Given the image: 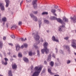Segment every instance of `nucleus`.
<instances>
[{
  "instance_id": "f257e3e1",
  "label": "nucleus",
  "mask_w": 76,
  "mask_h": 76,
  "mask_svg": "<svg viewBox=\"0 0 76 76\" xmlns=\"http://www.w3.org/2000/svg\"><path fill=\"white\" fill-rule=\"evenodd\" d=\"M42 67H40L38 68V66H36L34 68V71L35 72H34L33 75H32L31 76H39V73H40V72L42 70Z\"/></svg>"
},
{
  "instance_id": "f03ea898",
  "label": "nucleus",
  "mask_w": 76,
  "mask_h": 76,
  "mask_svg": "<svg viewBox=\"0 0 76 76\" xmlns=\"http://www.w3.org/2000/svg\"><path fill=\"white\" fill-rule=\"evenodd\" d=\"M44 49L41 50V52L42 54H44V53L45 51V53L46 54H47L48 53H49L50 50L48 48H47V46L48 45V44L47 42H45L43 44Z\"/></svg>"
},
{
  "instance_id": "7ed1b4c3",
  "label": "nucleus",
  "mask_w": 76,
  "mask_h": 76,
  "mask_svg": "<svg viewBox=\"0 0 76 76\" xmlns=\"http://www.w3.org/2000/svg\"><path fill=\"white\" fill-rule=\"evenodd\" d=\"M32 35L34 36V39L36 41H39V38H40V37L38 35V33H37L36 31L35 30H34L32 32Z\"/></svg>"
},
{
  "instance_id": "20e7f679",
  "label": "nucleus",
  "mask_w": 76,
  "mask_h": 76,
  "mask_svg": "<svg viewBox=\"0 0 76 76\" xmlns=\"http://www.w3.org/2000/svg\"><path fill=\"white\" fill-rule=\"evenodd\" d=\"M72 44L71 46L75 49H76V41L74 39H72Z\"/></svg>"
},
{
  "instance_id": "39448f33",
  "label": "nucleus",
  "mask_w": 76,
  "mask_h": 76,
  "mask_svg": "<svg viewBox=\"0 0 76 76\" xmlns=\"http://www.w3.org/2000/svg\"><path fill=\"white\" fill-rule=\"evenodd\" d=\"M37 0H35L33 1V4L34 9H36L37 7Z\"/></svg>"
},
{
  "instance_id": "423d86ee",
  "label": "nucleus",
  "mask_w": 76,
  "mask_h": 76,
  "mask_svg": "<svg viewBox=\"0 0 76 76\" xmlns=\"http://www.w3.org/2000/svg\"><path fill=\"white\" fill-rule=\"evenodd\" d=\"M72 22H74V23H75L76 22V16H75L73 17L70 18Z\"/></svg>"
},
{
  "instance_id": "0eeeda50",
  "label": "nucleus",
  "mask_w": 76,
  "mask_h": 76,
  "mask_svg": "<svg viewBox=\"0 0 76 76\" xmlns=\"http://www.w3.org/2000/svg\"><path fill=\"white\" fill-rule=\"evenodd\" d=\"M57 22H59V23H61L62 25L65 24L64 22H63V20L61 19L60 18H58L57 19Z\"/></svg>"
},
{
  "instance_id": "6e6552de",
  "label": "nucleus",
  "mask_w": 76,
  "mask_h": 76,
  "mask_svg": "<svg viewBox=\"0 0 76 76\" xmlns=\"http://www.w3.org/2000/svg\"><path fill=\"white\" fill-rule=\"evenodd\" d=\"M4 60L5 61V62L4 63L3 61H2V64H3L4 65H6L7 64V61H8V59L7 58H4Z\"/></svg>"
},
{
  "instance_id": "1a4fd4ad",
  "label": "nucleus",
  "mask_w": 76,
  "mask_h": 76,
  "mask_svg": "<svg viewBox=\"0 0 76 76\" xmlns=\"http://www.w3.org/2000/svg\"><path fill=\"white\" fill-rule=\"evenodd\" d=\"M65 47L66 48L67 50L68 51L69 53H71L70 49V46H69V45H67L66 46H65Z\"/></svg>"
},
{
  "instance_id": "9d476101",
  "label": "nucleus",
  "mask_w": 76,
  "mask_h": 76,
  "mask_svg": "<svg viewBox=\"0 0 76 76\" xmlns=\"http://www.w3.org/2000/svg\"><path fill=\"white\" fill-rule=\"evenodd\" d=\"M0 8H1V10H4V7L3 4L2 3L0 4Z\"/></svg>"
},
{
  "instance_id": "9b49d317",
  "label": "nucleus",
  "mask_w": 76,
  "mask_h": 76,
  "mask_svg": "<svg viewBox=\"0 0 76 76\" xmlns=\"http://www.w3.org/2000/svg\"><path fill=\"white\" fill-rule=\"evenodd\" d=\"M5 1L6 3V7H7L10 4V1L9 0H5Z\"/></svg>"
},
{
  "instance_id": "f8f14e48",
  "label": "nucleus",
  "mask_w": 76,
  "mask_h": 76,
  "mask_svg": "<svg viewBox=\"0 0 76 76\" xmlns=\"http://www.w3.org/2000/svg\"><path fill=\"white\" fill-rule=\"evenodd\" d=\"M12 66L13 69H16L17 68V65L15 64H13L12 65Z\"/></svg>"
},
{
  "instance_id": "ddd939ff",
  "label": "nucleus",
  "mask_w": 76,
  "mask_h": 76,
  "mask_svg": "<svg viewBox=\"0 0 76 76\" xmlns=\"http://www.w3.org/2000/svg\"><path fill=\"white\" fill-rule=\"evenodd\" d=\"M52 40H53V41L58 42V40L56 39V38H55V37H54V36H53L52 37Z\"/></svg>"
},
{
  "instance_id": "4468645a",
  "label": "nucleus",
  "mask_w": 76,
  "mask_h": 76,
  "mask_svg": "<svg viewBox=\"0 0 76 76\" xmlns=\"http://www.w3.org/2000/svg\"><path fill=\"white\" fill-rule=\"evenodd\" d=\"M16 51H19V50H20V46H19V45H17L16 46Z\"/></svg>"
},
{
  "instance_id": "2eb2a0df",
  "label": "nucleus",
  "mask_w": 76,
  "mask_h": 76,
  "mask_svg": "<svg viewBox=\"0 0 76 76\" xmlns=\"http://www.w3.org/2000/svg\"><path fill=\"white\" fill-rule=\"evenodd\" d=\"M63 20L64 21V22H69V20L66 17H64L63 18Z\"/></svg>"
},
{
  "instance_id": "dca6fc26",
  "label": "nucleus",
  "mask_w": 76,
  "mask_h": 76,
  "mask_svg": "<svg viewBox=\"0 0 76 76\" xmlns=\"http://www.w3.org/2000/svg\"><path fill=\"white\" fill-rule=\"evenodd\" d=\"M50 19L51 20H57V18L56 17L52 16L50 18Z\"/></svg>"
},
{
  "instance_id": "f3484780",
  "label": "nucleus",
  "mask_w": 76,
  "mask_h": 76,
  "mask_svg": "<svg viewBox=\"0 0 76 76\" xmlns=\"http://www.w3.org/2000/svg\"><path fill=\"white\" fill-rule=\"evenodd\" d=\"M18 27L16 26V25L13 26L11 27V29H18Z\"/></svg>"
},
{
  "instance_id": "a211bd4d",
  "label": "nucleus",
  "mask_w": 76,
  "mask_h": 76,
  "mask_svg": "<svg viewBox=\"0 0 76 76\" xmlns=\"http://www.w3.org/2000/svg\"><path fill=\"white\" fill-rule=\"evenodd\" d=\"M64 27V26L63 25H62L60 26L59 28V31H62V30H63V28Z\"/></svg>"
},
{
  "instance_id": "6ab92c4d",
  "label": "nucleus",
  "mask_w": 76,
  "mask_h": 76,
  "mask_svg": "<svg viewBox=\"0 0 76 76\" xmlns=\"http://www.w3.org/2000/svg\"><path fill=\"white\" fill-rule=\"evenodd\" d=\"M48 72L50 73V74L52 75H55V74L54 73H53L51 72V69H48Z\"/></svg>"
},
{
  "instance_id": "aec40b11",
  "label": "nucleus",
  "mask_w": 76,
  "mask_h": 76,
  "mask_svg": "<svg viewBox=\"0 0 76 76\" xmlns=\"http://www.w3.org/2000/svg\"><path fill=\"white\" fill-rule=\"evenodd\" d=\"M23 60L25 61V62H26V63H28V62H29V60H28V59L26 58H23Z\"/></svg>"
},
{
  "instance_id": "412c9836",
  "label": "nucleus",
  "mask_w": 76,
  "mask_h": 76,
  "mask_svg": "<svg viewBox=\"0 0 76 76\" xmlns=\"http://www.w3.org/2000/svg\"><path fill=\"white\" fill-rule=\"evenodd\" d=\"M42 20V19L40 18V20H39V27L40 28L41 27V21Z\"/></svg>"
},
{
  "instance_id": "4be33fe9",
  "label": "nucleus",
  "mask_w": 76,
  "mask_h": 76,
  "mask_svg": "<svg viewBox=\"0 0 76 76\" xmlns=\"http://www.w3.org/2000/svg\"><path fill=\"white\" fill-rule=\"evenodd\" d=\"M8 75V76H12V71L11 70H10L9 71Z\"/></svg>"
},
{
  "instance_id": "5701e85b",
  "label": "nucleus",
  "mask_w": 76,
  "mask_h": 76,
  "mask_svg": "<svg viewBox=\"0 0 76 76\" xmlns=\"http://www.w3.org/2000/svg\"><path fill=\"white\" fill-rule=\"evenodd\" d=\"M50 65L51 67H53L54 66V62L51 61L50 63Z\"/></svg>"
},
{
  "instance_id": "b1692460",
  "label": "nucleus",
  "mask_w": 76,
  "mask_h": 76,
  "mask_svg": "<svg viewBox=\"0 0 76 76\" xmlns=\"http://www.w3.org/2000/svg\"><path fill=\"white\" fill-rule=\"evenodd\" d=\"M51 55L50 54L49 55L48 58V60L49 61H51Z\"/></svg>"
},
{
  "instance_id": "393cba45",
  "label": "nucleus",
  "mask_w": 76,
  "mask_h": 76,
  "mask_svg": "<svg viewBox=\"0 0 76 76\" xmlns=\"http://www.w3.org/2000/svg\"><path fill=\"white\" fill-rule=\"evenodd\" d=\"M44 22L45 23H46V24H49V23H50V22H49V21L47 20H45Z\"/></svg>"
},
{
  "instance_id": "a878e982",
  "label": "nucleus",
  "mask_w": 76,
  "mask_h": 76,
  "mask_svg": "<svg viewBox=\"0 0 76 76\" xmlns=\"http://www.w3.org/2000/svg\"><path fill=\"white\" fill-rule=\"evenodd\" d=\"M2 21H3L4 22H6V21H7V20L6 18V17L3 18H2Z\"/></svg>"
},
{
  "instance_id": "bb28decb",
  "label": "nucleus",
  "mask_w": 76,
  "mask_h": 76,
  "mask_svg": "<svg viewBox=\"0 0 76 76\" xmlns=\"http://www.w3.org/2000/svg\"><path fill=\"white\" fill-rule=\"evenodd\" d=\"M3 46V43L2 42V41H0V48H2V47Z\"/></svg>"
},
{
  "instance_id": "cd10ccee",
  "label": "nucleus",
  "mask_w": 76,
  "mask_h": 76,
  "mask_svg": "<svg viewBox=\"0 0 76 76\" xmlns=\"http://www.w3.org/2000/svg\"><path fill=\"white\" fill-rule=\"evenodd\" d=\"M56 10L52 9L51 12H52V13H56Z\"/></svg>"
},
{
  "instance_id": "c85d7f7f",
  "label": "nucleus",
  "mask_w": 76,
  "mask_h": 76,
  "mask_svg": "<svg viewBox=\"0 0 76 76\" xmlns=\"http://www.w3.org/2000/svg\"><path fill=\"white\" fill-rule=\"evenodd\" d=\"M33 20H34V21H37L38 20V19H37V18L36 16H35L33 18Z\"/></svg>"
},
{
  "instance_id": "c756f323",
  "label": "nucleus",
  "mask_w": 76,
  "mask_h": 76,
  "mask_svg": "<svg viewBox=\"0 0 76 76\" xmlns=\"http://www.w3.org/2000/svg\"><path fill=\"white\" fill-rule=\"evenodd\" d=\"M18 56L19 57H22V53H19Z\"/></svg>"
},
{
  "instance_id": "7c9ffc66",
  "label": "nucleus",
  "mask_w": 76,
  "mask_h": 76,
  "mask_svg": "<svg viewBox=\"0 0 76 76\" xmlns=\"http://www.w3.org/2000/svg\"><path fill=\"white\" fill-rule=\"evenodd\" d=\"M48 12H43L42 13V15H48Z\"/></svg>"
},
{
  "instance_id": "2f4dec72",
  "label": "nucleus",
  "mask_w": 76,
  "mask_h": 76,
  "mask_svg": "<svg viewBox=\"0 0 76 76\" xmlns=\"http://www.w3.org/2000/svg\"><path fill=\"white\" fill-rule=\"evenodd\" d=\"M30 16H31V18H34L35 16H34V15L32 14V13H31L30 14Z\"/></svg>"
},
{
  "instance_id": "473e14b6",
  "label": "nucleus",
  "mask_w": 76,
  "mask_h": 76,
  "mask_svg": "<svg viewBox=\"0 0 76 76\" xmlns=\"http://www.w3.org/2000/svg\"><path fill=\"white\" fill-rule=\"evenodd\" d=\"M28 54L29 56H31L32 55V52L31 51H30L28 53Z\"/></svg>"
},
{
  "instance_id": "72a5a7b5",
  "label": "nucleus",
  "mask_w": 76,
  "mask_h": 76,
  "mask_svg": "<svg viewBox=\"0 0 76 76\" xmlns=\"http://www.w3.org/2000/svg\"><path fill=\"white\" fill-rule=\"evenodd\" d=\"M11 38H12L13 39H15V36L14 35H11Z\"/></svg>"
},
{
  "instance_id": "f704fd0d",
  "label": "nucleus",
  "mask_w": 76,
  "mask_h": 76,
  "mask_svg": "<svg viewBox=\"0 0 76 76\" xmlns=\"http://www.w3.org/2000/svg\"><path fill=\"white\" fill-rule=\"evenodd\" d=\"M24 45L25 48H27V47L28 46V45H27L26 44H24Z\"/></svg>"
},
{
  "instance_id": "c9c22d12",
  "label": "nucleus",
  "mask_w": 76,
  "mask_h": 76,
  "mask_svg": "<svg viewBox=\"0 0 76 76\" xmlns=\"http://www.w3.org/2000/svg\"><path fill=\"white\" fill-rule=\"evenodd\" d=\"M22 25V22L20 21L18 23V25H20H20Z\"/></svg>"
},
{
  "instance_id": "e433bc0d",
  "label": "nucleus",
  "mask_w": 76,
  "mask_h": 76,
  "mask_svg": "<svg viewBox=\"0 0 76 76\" xmlns=\"http://www.w3.org/2000/svg\"><path fill=\"white\" fill-rule=\"evenodd\" d=\"M37 13H38V12L37 11H34V15H37Z\"/></svg>"
},
{
  "instance_id": "4c0bfd02",
  "label": "nucleus",
  "mask_w": 76,
  "mask_h": 76,
  "mask_svg": "<svg viewBox=\"0 0 76 76\" xmlns=\"http://www.w3.org/2000/svg\"><path fill=\"white\" fill-rule=\"evenodd\" d=\"M37 55L38 56H39V50H37Z\"/></svg>"
},
{
  "instance_id": "58836bf2",
  "label": "nucleus",
  "mask_w": 76,
  "mask_h": 76,
  "mask_svg": "<svg viewBox=\"0 0 76 76\" xmlns=\"http://www.w3.org/2000/svg\"><path fill=\"white\" fill-rule=\"evenodd\" d=\"M55 56H56V55L54 54H52V57H54V58H56V57Z\"/></svg>"
},
{
  "instance_id": "ea45409f",
  "label": "nucleus",
  "mask_w": 76,
  "mask_h": 76,
  "mask_svg": "<svg viewBox=\"0 0 76 76\" xmlns=\"http://www.w3.org/2000/svg\"><path fill=\"white\" fill-rule=\"evenodd\" d=\"M55 50H56V53H58V49L57 48H56Z\"/></svg>"
},
{
  "instance_id": "a19ab883",
  "label": "nucleus",
  "mask_w": 76,
  "mask_h": 76,
  "mask_svg": "<svg viewBox=\"0 0 76 76\" xmlns=\"http://www.w3.org/2000/svg\"><path fill=\"white\" fill-rule=\"evenodd\" d=\"M64 39H66V40H67L69 39V37H66L64 38Z\"/></svg>"
},
{
  "instance_id": "79ce46f5",
  "label": "nucleus",
  "mask_w": 76,
  "mask_h": 76,
  "mask_svg": "<svg viewBox=\"0 0 76 76\" xmlns=\"http://www.w3.org/2000/svg\"><path fill=\"white\" fill-rule=\"evenodd\" d=\"M67 64H69V63H70V60H68L67 61Z\"/></svg>"
},
{
  "instance_id": "37998d69",
  "label": "nucleus",
  "mask_w": 76,
  "mask_h": 76,
  "mask_svg": "<svg viewBox=\"0 0 76 76\" xmlns=\"http://www.w3.org/2000/svg\"><path fill=\"white\" fill-rule=\"evenodd\" d=\"M59 52L60 53H61L62 54H63V52L61 50H60L59 51Z\"/></svg>"
},
{
  "instance_id": "c03bdc74",
  "label": "nucleus",
  "mask_w": 76,
  "mask_h": 76,
  "mask_svg": "<svg viewBox=\"0 0 76 76\" xmlns=\"http://www.w3.org/2000/svg\"><path fill=\"white\" fill-rule=\"evenodd\" d=\"M34 46L35 47L36 49H37V48H38V46H37L34 45Z\"/></svg>"
},
{
  "instance_id": "a18cd8bd",
  "label": "nucleus",
  "mask_w": 76,
  "mask_h": 76,
  "mask_svg": "<svg viewBox=\"0 0 76 76\" xmlns=\"http://www.w3.org/2000/svg\"><path fill=\"white\" fill-rule=\"evenodd\" d=\"M40 41L41 42H43L44 41L43 40V39H42V38H40Z\"/></svg>"
},
{
  "instance_id": "49530a36",
  "label": "nucleus",
  "mask_w": 76,
  "mask_h": 76,
  "mask_svg": "<svg viewBox=\"0 0 76 76\" xmlns=\"http://www.w3.org/2000/svg\"><path fill=\"white\" fill-rule=\"evenodd\" d=\"M9 45H11V46H13V45L12 43H9Z\"/></svg>"
},
{
  "instance_id": "de8ad7c7",
  "label": "nucleus",
  "mask_w": 76,
  "mask_h": 76,
  "mask_svg": "<svg viewBox=\"0 0 76 76\" xmlns=\"http://www.w3.org/2000/svg\"><path fill=\"white\" fill-rule=\"evenodd\" d=\"M54 7L56 9H58V6H55Z\"/></svg>"
},
{
  "instance_id": "09e8293b",
  "label": "nucleus",
  "mask_w": 76,
  "mask_h": 76,
  "mask_svg": "<svg viewBox=\"0 0 76 76\" xmlns=\"http://www.w3.org/2000/svg\"><path fill=\"white\" fill-rule=\"evenodd\" d=\"M6 39V37H4L3 38V39L4 40H5Z\"/></svg>"
},
{
  "instance_id": "8fccbe9b",
  "label": "nucleus",
  "mask_w": 76,
  "mask_h": 76,
  "mask_svg": "<svg viewBox=\"0 0 76 76\" xmlns=\"http://www.w3.org/2000/svg\"><path fill=\"white\" fill-rule=\"evenodd\" d=\"M21 39L22 41H24V39H23V38H22Z\"/></svg>"
},
{
  "instance_id": "3c124183",
  "label": "nucleus",
  "mask_w": 76,
  "mask_h": 76,
  "mask_svg": "<svg viewBox=\"0 0 76 76\" xmlns=\"http://www.w3.org/2000/svg\"><path fill=\"white\" fill-rule=\"evenodd\" d=\"M34 69V66H31V69Z\"/></svg>"
},
{
  "instance_id": "603ef678",
  "label": "nucleus",
  "mask_w": 76,
  "mask_h": 76,
  "mask_svg": "<svg viewBox=\"0 0 76 76\" xmlns=\"http://www.w3.org/2000/svg\"><path fill=\"white\" fill-rule=\"evenodd\" d=\"M28 2H31V0H27Z\"/></svg>"
},
{
  "instance_id": "864d4df0",
  "label": "nucleus",
  "mask_w": 76,
  "mask_h": 76,
  "mask_svg": "<svg viewBox=\"0 0 76 76\" xmlns=\"http://www.w3.org/2000/svg\"><path fill=\"white\" fill-rule=\"evenodd\" d=\"M24 47V46H23V45L21 46V48H23Z\"/></svg>"
},
{
  "instance_id": "5fc2aeb1",
  "label": "nucleus",
  "mask_w": 76,
  "mask_h": 76,
  "mask_svg": "<svg viewBox=\"0 0 76 76\" xmlns=\"http://www.w3.org/2000/svg\"><path fill=\"white\" fill-rule=\"evenodd\" d=\"M53 15H54V16H57V14L55 13H53Z\"/></svg>"
},
{
  "instance_id": "6e6d98bb",
  "label": "nucleus",
  "mask_w": 76,
  "mask_h": 76,
  "mask_svg": "<svg viewBox=\"0 0 76 76\" xmlns=\"http://www.w3.org/2000/svg\"><path fill=\"white\" fill-rule=\"evenodd\" d=\"M31 72H33V71H34V69H31Z\"/></svg>"
},
{
  "instance_id": "4d7b16f0",
  "label": "nucleus",
  "mask_w": 76,
  "mask_h": 76,
  "mask_svg": "<svg viewBox=\"0 0 76 76\" xmlns=\"http://www.w3.org/2000/svg\"><path fill=\"white\" fill-rule=\"evenodd\" d=\"M13 57H14L15 58H16V56L15 55H14V56H13Z\"/></svg>"
},
{
  "instance_id": "13d9d810",
  "label": "nucleus",
  "mask_w": 76,
  "mask_h": 76,
  "mask_svg": "<svg viewBox=\"0 0 76 76\" xmlns=\"http://www.w3.org/2000/svg\"><path fill=\"white\" fill-rule=\"evenodd\" d=\"M4 24H5V23L4 22L3 23V26H4Z\"/></svg>"
},
{
  "instance_id": "bf43d9fd",
  "label": "nucleus",
  "mask_w": 76,
  "mask_h": 76,
  "mask_svg": "<svg viewBox=\"0 0 76 76\" xmlns=\"http://www.w3.org/2000/svg\"><path fill=\"white\" fill-rule=\"evenodd\" d=\"M6 27H7V28H8V25H7H7L6 26Z\"/></svg>"
},
{
  "instance_id": "052dcab7",
  "label": "nucleus",
  "mask_w": 76,
  "mask_h": 76,
  "mask_svg": "<svg viewBox=\"0 0 76 76\" xmlns=\"http://www.w3.org/2000/svg\"><path fill=\"white\" fill-rule=\"evenodd\" d=\"M54 76H60L58 75H55Z\"/></svg>"
},
{
  "instance_id": "680f3d73",
  "label": "nucleus",
  "mask_w": 76,
  "mask_h": 76,
  "mask_svg": "<svg viewBox=\"0 0 76 76\" xmlns=\"http://www.w3.org/2000/svg\"><path fill=\"white\" fill-rule=\"evenodd\" d=\"M58 12H60V10L59 9H58Z\"/></svg>"
},
{
  "instance_id": "e2e57ef3",
  "label": "nucleus",
  "mask_w": 76,
  "mask_h": 76,
  "mask_svg": "<svg viewBox=\"0 0 76 76\" xmlns=\"http://www.w3.org/2000/svg\"><path fill=\"white\" fill-rule=\"evenodd\" d=\"M7 54H8L9 55H10V53L9 52V53H8Z\"/></svg>"
},
{
  "instance_id": "0e129e2a",
  "label": "nucleus",
  "mask_w": 76,
  "mask_h": 76,
  "mask_svg": "<svg viewBox=\"0 0 76 76\" xmlns=\"http://www.w3.org/2000/svg\"><path fill=\"white\" fill-rule=\"evenodd\" d=\"M45 64H47V62L46 61H45Z\"/></svg>"
},
{
  "instance_id": "69168bd1",
  "label": "nucleus",
  "mask_w": 76,
  "mask_h": 76,
  "mask_svg": "<svg viewBox=\"0 0 76 76\" xmlns=\"http://www.w3.org/2000/svg\"><path fill=\"white\" fill-rule=\"evenodd\" d=\"M4 56H6V53H5V52L4 53Z\"/></svg>"
},
{
  "instance_id": "338daca9",
  "label": "nucleus",
  "mask_w": 76,
  "mask_h": 76,
  "mask_svg": "<svg viewBox=\"0 0 76 76\" xmlns=\"http://www.w3.org/2000/svg\"><path fill=\"white\" fill-rule=\"evenodd\" d=\"M26 38H25V39L24 40V41H26Z\"/></svg>"
},
{
  "instance_id": "774afa93",
  "label": "nucleus",
  "mask_w": 76,
  "mask_h": 76,
  "mask_svg": "<svg viewBox=\"0 0 76 76\" xmlns=\"http://www.w3.org/2000/svg\"><path fill=\"white\" fill-rule=\"evenodd\" d=\"M74 54L76 56V53H74Z\"/></svg>"
}]
</instances>
